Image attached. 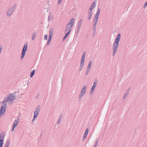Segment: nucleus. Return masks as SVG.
I'll list each match as a JSON object with an SVG mask.
<instances>
[{
  "label": "nucleus",
  "mask_w": 147,
  "mask_h": 147,
  "mask_svg": "<svg viewBox=\"0 0 147 147\" xmlns=\"http://www.w3.org/2000/svg\"><path fill=\"white\" fill-rule=\"evenodd\" d=\"M16 93L13 94H10L6 98L3 100L2 103V105L0 109V118L1 117L3 114H4L5 112L7 105V102H9L12 103L16 99V96L15 95Z\"/></svg>",
  "instance_id": "obj_1"
},
{
  "label": "nucleus",
  "mask_w": 147,
  "mask_h": 147,
  "mask_svg": "<svg viewBox=\"0 0 147 147\" xmlns=\"http://www.w3.org/2000/svg\"><path fill=\"white\" fill-rule=\"evenodd\" d=\"M121 34H118L114 42L112 48L113 56L115 54L116 52V51L117 49H118L119 45V42L121 38Z\"/></svg>",
  "instance_id": "obj_2"
},
{
  "label": "nucleus",
  "mask_w": 147,
  "mask_h": 147,
  "mask_svg": "<svg viewBox=\"0 0 147 147\" xmlns=\"http://www.w3.org/2000/svg\"><path fill=\"white\" fill-rule=\"evenodd\" d=\"M5 135L3 133H0V147H3Z\"/></svg>",
  "instance_id": "obj_3"
},
{
  "label": "nucleus",
  "mask_w": 147,
  "mask_h": 147,
  "mask_svg": "<svg viewBox=\"0 0 147 147\" xmlns=\"http://www.w3.org/2000/svg\"><path fill=\"white\" fill-rule=\"evenodd\" d=\"M40 106L39 105L37 106L35 111L34 112V116L37 117L38 115L40 110Z\"/></svg>",
  "instance_id": "obj_4"
},
{
  "label": "nucleus",
  "mask_w": 147,
  "mask_h": 147,
  "mask_svg": "<svg viewBox=\"0 0 147 147\" xmlns=\"http://www.w3.org/2000/svg\"><path fill=\"white\" fill-rule=\"evenodd\" d=\"M69 24H70V23H68L67 24V26L65 28V33H66L67 31L68 32L69 30H71V29L72 27L71 26H70Z\"/></svg>",
  "instance_id": "obj_5"
},
{
  "label": "nucleus",
  "mask_w": 147,
  "mask_h": 147,
  "mask_svg": "<svg viewBox=\"0 0 147 147\" xmlns=\"http://www.w3.org/2000/svg\"><path fill=\"white\" fill-rule=\"evenodd\" d=\"M53 32V28H50L49 29V37L52 38V34Z\"/></svg>",
  "instance_id": "obj_6"
},
{
  "label": "nucleus",
  "mask_w": 147,
  "mask_h": 147,
  "mask_svg": "<svg viewBox=\"0 0 147 147\" xmlns=\"http://www.w3.org/2000/svg\"><path fill=\"white\" fill-rule=\"evenodd\" d=\"M96 0H95L94 2L91 4V5L90 7L92 9H93L96 7Z\"/></svg>",
  "instance_id": "obj_7"
},
{
  "label": "nucleus",
  "mask_w": 147,
  "mask_h": 147,
  "mask_svg": "<svg viewBox=\"0 0 147 147\" xmlns=\"http://www.w3.org/2000/svg\"><path fill=\"white\" fill-rule=\"evenodd\" d=\"M13 12L11 10V8H9L7 12V16L9 17L11 16Z\"/></svg>",
  "instance_id": "obj_8"
},
{
  "label": "nucleus",
  "mask_w": 147,
  "mask_h": 147,
  "mask_svg": "<svg viewBox=\"0 0 147 147\" xmlns=\"http://www.w3.org/2000/svg\"><path fill=\"white\" fill-rule=\"evenodd\" d=\"M19 121V118H17L14 121V122L13 123V127H16V126L18 125V122Z\"/></svg>",
  "instance_id": "obj_9"
},
{
  "label": "nucleus",
  "mask_w": 147,
  "mask_h": 147,
  "mask_svg": "<svg viewBox=\"0 0 147 147\" xmlns=\"http://www.w3.org/2000/svg\"><path fill=\"white\" fill-rule=\"evenodd\" d=\"M28 47V44L27 42H26L24 45V46L23 47V49L22 50V51H26L27 50Z\"/></svg>",
  "instance_id": "obj_10"
},
{
  "label": "nucleus",
  "mask_w": 147,
  "mask_h": 147,
  "mask_svg": "<svg viewBox=\"0 0 147 147\" xmlns=\"http://www.w3.org/2000/svg\"><path fill=\"white\" fill-rule=\"evenodd\" d=\"M75 21V20L74 18H73L71 19L70 20L69 22V23H70V24H69V25L70 26H72V27H73L74 25V23Z\"/></svg>",
  "instance_id": "obj_11"
},
{
  "label": "nucleus",
  "mask_w": 147,
  "mask_h": 147,
  "mask_svg": "<svg viewBox=\"0 0 147 147\" xmlns=\"http://www.w3.org/2000/svg\"><path fill=\"white\" fill-rule=\"evenodd\" d=\"M85 93H83L81 92L80 94H79V96L78 98L79 99V100L80 101L81 100V99L83 97V96L85 94Z\"/></svg>",
  "instance_id": "obj_12"
},
{
  "label": "nucleus",
  "mask_w": 147,
  "mask_h": 147,
  "mask_svg": "<svg viewBox=\"0 0 147 147\" xmlns=\"http://www.w3.org/2000/svg\"><path fill=\"white\" fill-rule=\"evenodd\" d=\"M97 24L93 23V27L92 28V30L94 31V35L95 34V32L96 31V27Z\"/></svg>",
  "instance_id": "obj_13"
},
{
  "label": "nucleus",
  "mask_w": 147,
  "mask_h": 147,
  "mask_svg": "<svg viewBox=\"0 0 147 147\" xmlns=\"http://www.w3.org/2000/svg\"><path fill=\"white\" fill-rule=\"evenodd\" d=\"M86 90V86H84L82 88L81 92L84 93L85 94Z\"/></svg>",
  "instance_id": "obj_14"
},
{
  "label": "nucleus",
  "mask_w": 147,
  "mask_h": 147,
  "mask_svg": "<svg viewBox=\"0 0 147 147\" xmlns=\"http://www.w3.org/2000/svg\"><path fill=\"white\" fill-rule=\"evenodd\" d=\"M26 51H24L22 50V53L21 55V58L22 59L24 58L25 55Z\"/></svg>",
  "instance_id": "obj_15"
},
{
  "label": "nucleus",
  "mask_w": 147,
  "mask_h": 147,
  "mask_svg": "<svg viewBox=\"0 0 147 147\" xmlns=\"http://www.w3.org/2000/svg\"><path fill=\"white\" fill-rule=\"evenodd\" d=\"M36 36V33L35 32H34L33 33L32 36V40H34Z\"/></svg>",
  "instance_id": "obj_16"
},
{
  "label": "nucleus",
  "mask_w": 147,
  "mask_h": 147,
  "mask_svg": "<svg viewBox=\"0 0 147 147\" xmlns=\"http://www.w3.org/2000/svg\"><path fill=\"white\" fill-rule=\"evenodd\" d=\"M82 19L80 20L78 25V27L81 28L82 24Z\"/></svg>",
  "instance_id": "obj_17"
},
{
  "label": "nucleus",
  "mask_w": 147,
  "mask_h": 147,
  "mask_svg": "<svg viewBox=\"0 0 147 147\" xmlns=\"http://www.w3.org/2000/svg\"><path fill=\"white\" fill-rule=\"evenodd\" d=\"M16 5V4H14L13 5V7L12 8H11V10L13 12L15 10Z\"/></svg>",
  "instance_id": "obj_18"
},
{
  "label": "nucleus",
  "mask_w": 147,
  "mask_h": 147,
  "mask_svg": "<svg viewBox=\"0 0 147 147\" xmlns=\"http://www.w3.org/2000/svg\"><path fill=\"white\" fill-rule=\"evenodd\" d=\"M92 13H88V20H89L91 18L92 16Z\"/></svg>",
  "instance_id": "obj_19"
},
{
  "label": "nucleus",
  "mask_w": 147,
  "mask_h": 147,
  "mask_svg": "<svg viewBox=\"0 0 147 147\" xmlns=\"http://www.w3.org/2000/svg\"><path fill=\"white\" fill-rule=\"evenodd\" d=\"M85 58H84L82 57L81 59L80 63V64L82 65H84V61H85Z\"/></svg>",
  "instance_id": "obj_20"
},
{
  "label": "nucleus",
  "mask_w": 147,
  "mask_h": 147,
  "mask_svg": "<svg viewBox=\"0 0 147 147\" xmlns=\"http://www.w3.org/2000/svg\"><path fill=\"white\" fill-rule=\"evenodd\" d=\"M129 92H128V91L127 90L125 94H124L123 96V99H124L127 96V95L129 93Z\"/></svg>",
  "instance_id": "obj_21"
},
{
  "label": "nucleus",
  "mask_w": 147,
  "mask_h": 147,
  "mask_svg": "<svg viewBox=\"0 0 147 147\" xmlns=\"http://www.w3.org/2000/svg\"><path fill=\"white\" fill-rule=\"evenodd\" d=\"M35 72V70L34 69H33L30 73V77L32 78L34 76Z\"/></svg>",
  "instance_id": "obj_22"
},
{
  "label": "nucleus",
  "mask_w": 147,
  "mask_h": 147,
  "mask_svg": "<svg viewBox=\"0 0 147 147\" xmlns=\"http://www.w3.org/2000/svg\"><path fill=\"white\" fill-rule=\"evenodd\" d=\"M62 115H61L59 116V118L58 119V121L57 122V124H59L60 123V122L61 120L62 119Z\"/></svg>",
  "instance_id": "obj_23"
},
{
  "label": "nucleus",
  "mask_w": 147,
  "mask_h": 147,
  "mask_svg": "<svg viewBox=\"0 0 147 147\" xmlns=\"http://www.w3.org/2000/svg\"><path fill=\"white\" fill-rule=\"evenodd\" d=\"M53 17L52 15H49L48 18V20L49 21L52 20H53Z\"/></svg>",
  "instance_id": "obj_24"
},
{
  "label": "nucleus",
  "mask_w": 147,
  "mask_h": 147,
  "mask_svg": "<svg viewBox=\"0 0 147 147\" xmlns=\"http://www.w3.org/2000/svg\"><path fill=\"white\" fill-rule=\"evenodd\" d=\"M95 88L92 87L90 92V95H92V94Z\"/></svg>",
  "instance_id": "obj_25"
},
{
  "label": "nucleus",
  "mask_w": 147,
  "mask_h": 147,
  "mask_svg": "<svg viewBox=\"0 0 147 147\" xmlns=\"http://www.w3.org/2000/svg\"><path fill=\"white\" fill-rule=\"evenodd\" d=\"M97 80L96 79L95 80V81L94 82L93 85L92 87H93L95 88V87L96 86V84H97Z\"/></svg>",
  "instance_id": "obj_26"
},
{
  "label": "nucleus",
  "mask_w": 147,
  "mask_h": 147,
  "mask_svg": "<svg viewBox=\"0 0 147 147\" xmlns=\"http://www.w3.org/2000/svg\"><path fill=\"white\" fill-rule=\"evenodd\" d=\"M71 31V30H69V31H68V32L65 33V36L66 37H67L69 35V34Z\"/></svg>",
  "instance_id": "obj_27"
},
{
  "label": "nucleus",
  "mask_w": 147,
  "mask_h": 147,
  "mask_svg": "<svg viewBox=\"0 0 147 147\" xmlns=\"http://www.w3.org/2000/svg\"><path fill=\"white\" fill-rule=\"evenodd\" d=\"M51 38H50V37L49 38L48 41H47V45H49L50 42L51 40Z\"/></svg>",
  "instance_id": "obj_28"
},
{
  "label": "nucleus",
  "mask_w": 147,
  "mask_h": 147,
  "mask_svg": "<svg viewBox=\"0 0 147 147\" xmlns=\"http://www.w3.org/2000/svg\"><path fill=\"white\" fill-rule=\"evenodd\" d=\"M98 140H99V139H97L96 140L94 146H97V145L98 144Z\"/></svg>",
  "instance_id": "obj_29"
},
{
  "label": "nucleus",
  "mask_w": 147,
  "mask_h": 147,
  "mask_svg": "<svg viewBox=\"0 0 147 147\" xmlns=\"http://www.w3.org/2000/svg\"><path fill=\"white\" fill-rule=\"evenodd\" d=\"M10 140L9 139H8L7 140L6 144L8 145V146H9L10 143Z\"/></svg>",
  "instance_id": "obj_30"
},
{
  "label": "nucleus",
  "mask_w": 147,
  "mask_h": 147,
  "mask_svg": "<svg viewBox=\"0 0 147 147\" xmlns=\"http://www.w3.org/2000/svg\"><path fill=\"white\" fill-rule=\"evenodd\" d=\"M83 65L80 64L79 69L80 71H81L82 69Z\"/></svg>",
  "instance_id": "obj_31"
},
{
  "label": "nucleus",
  "mask_w": 147,
  "mask_h": 147,
  "mask_svg": "<svg viewBox=\"0 0 147 147\" xmlns=\"http://www.w3.org/2000/svg\"><path fill=\"white\" fill-rule=\"evenodd\" d=\"M93 9H92L90 7L89 9V10L88 11V13H92V10Z\"/></svg>",
  "instance_id": "obj_32"
},
{
  "label": "nucleus",
  "mask_w": 147,
  "mask_h": 147,
  "mask_svg": "<svg viewBox=\"0 0 147 147\" xmlns=\"http://www.w3.org/2000/svg\"><path fill=\"white\" fill-rule=\"evenodd\" d=\"M99 15V14H98V13H96L95 16L94 18H97L98 19Z\"/></svg>",
  "instance_id": "obj_33"
},
{
  "label": "nucleus",
  "mask_w": 147,
  "mask_h": 147,
  "mask_svg": "<svg viewBox=\"0 0 147 147\" xmlns=\"http://www.w3.org/2000/svg\"><path fill=\"white\" fill-rule=\"evenodd\" d=\"M86 54V52H85V51L83 53V55H82V57L85 58Z\"/></svg>",
  "instance_id": "obj_34"
},
{
  "label": "nucleus",
  "mask_w": 147,
  "mask_h": 147,
  "mask_svg": "<svg viewBox=\"0 0 147 147\" xmlns=\"http://www.w3.org/2000/svg\"><path fill=\"white\" fill-rule=\"evenodd\" d=\"M80 28H81L77 26V33H79V30H80Z\"/></svg>",
  "instance_id": "obj_35"
},
{
  "label": "nucleus",
  "mask_w": 147,
  "mask_h": 147,
  "mask_svg": "<svg viewBox=\"0 0 147 147\" xmlns=\"http://www.w3.org/2000/svg\"><path fill=\"white\" fill-rule=\"evenodd\" d=\"M88 131H89V129L88 128H87L85 131V132L84 134H87L88 135Z\"/></svg>",
  "instance_id": "obj_36"
},
{
  "label": "nucleus",
  "mask_w": 147,
  "mask_h": 147,
  "mask_svg": "<svg viewBox=\"0 0 147 147\" xmlns=\"http://www.w3.org/2000/svg\"><path fill=\"white\" fill-rule=\"evenodd\" d=\"M62 0H58V4L59 5L61 4L62 2Z\"/></svg>",
  "instance_id": "obj_37"
},
{
  "label": "nucleus",
  "mask_w": 147,
  "mask_h": 147,
  "mask_svg": "<svg viewBox=\"0 0 147 147\" xmlns=\"http://www.w3.org/2000/svg\"><path fill=\"white\" fill-rule=\"evenodd\" d=\"M44 39L45 40H47V35L45 34L44 36Z\"/></svg>",
  "instance_id": "obj_38"
},
{
  "label": "nucleus",
  "mask_w": 147,
  "mask_h": 147,
  "mask_svg": "<svg viewBox=\"0 0 147 147\" xmlns=\"http://www.w3.org/2000/svg\"><path fill=\"white\" fill-rule=\"evenodd\" d=\"M100 8H98L97 9L96 13H98V14H100Z\"/></svg>",
  "instance_id": "obj_39"
},
{
  "label": "nucleus",
  "mask_w": 147,
  "mask_h": 147,
  "mask_svg": "<svg viewBox=\"0 0 147 147\" xmlns=\"http://www.w3.org/2000/svg\"><path fill=\"white\" fill-rule=\"evenodd\" d=\"M36 117H35V116H33V118L32 120V122H33L35 120V119H36Z\"/></svg>",
  "instance_id": "obj_40"
},
{
  "label": "nucleus",
  "mask_w": 147,
  "mask_h": 147,
  "mask_svg": "<svg viewBox=\"0 0 147 147\" xmlns=\"http://www.w3.org/2000/svg\"><path fill=\"white\" fill-rule=\"evenodd\" d=\"M15 127H13V126L12 130H11L12 131H14V129L15 128Z\"/></svg>",
  "instance_id": "obj_41"
},
{
  "label": "nucleus",
  "mask_w": 147,
  "mask_h": 147,
  "mask_svg": "<svg viewBox=\"0 0 147 147\" xmlns=\"http://www.w3.org/2000/svg\"><path fill=\"white\" fill-rule=\"evenodd\" d=\"M92 64V62L91 61H90L89 62V63L88 64V65H91V66Z\"/></svg>",
  "instance_id": "obj_42"
},
{
  "label": "nucleus",
  "mask_w": 147,
  "mask_h": 147,
  "mask_svg": "<svg viewBox=\"0 0 147 147\" xmlns=\"http://www.w3.org/2000/svg\"><path fill=\"white\" fill-rule=\"evenodd\" d=\"M93 22H94V23H95V24H97V22H98V21H95L94 20H93Z\"/></svg>",
  "instance_id": "obj_43"
},
{
  "label": "nucleus",
  "mask_w": 147,
  "mask_h": 147,
  "mask_svg": "<svg viewBox=\"0 0 147 147\" xmlns=\"http://www.w3.org/2000/svg\"><path fill=\"white\" fill-rule=\"evenodd\" d=\"M86 138V137L83 136L82 138V140H84Z\"/></svg>",
  "instance_id": "obj_44"
},
{
  "label": "nucleus",
  "mask_w": 147,
  "mask_h": 147,
  "mask_svg": "<svg viewBox=\"0 0 147 147\" xmlns=\"http://www.w3.org/2000/svg\"><path fill=\"white\" fill-rule=\"evenodd\" d=\"M98 19L97 18H94V20L96 21H98Z\"/></svg>",
  "instance_id": "obj_45"
},
{
  "label": "nucleus",
  "mask_w": 147,
  "mask_h": 147,
  "mask_svg": "<svg viewBox=\"0 0 147 147\" xmlns=\"http://www.w3.org/2000/svg\"><path fill=\"white\" fill-rule=\"evenodd\" d=\"M90 69H89L88 68H87V69H86V71H88V72H89L90 71Z\"/></svg>",
  "instance_id": "obj_46"
},
{
  "label": "nucleus",
  "mask_w": 147,
  "mask_h": 147,
  "mask_svg": "<svg viewBox=\"0 0 147 147\" xmlns=\"http://www.w3.org/2000/svg\"><path fill=\"white\" fill-rule=\"evenodd\" d=\"M67 37H66L65 36L63 38V40L64 41V40H65Z\"/></svg>",
  "instance_id": "obj_47"
},
{
  "label": "nucleus",
  "mask_w": 147,
  "mask_h": 147,
  "mask_svg": "<svg viewBox=\"0 0 147 147\" xmlns=\"http://www.w3.org/2000/svg\"><path fill=\"white\" fill-rule=\"evenodd\" d=\"M91 67V65H88L87 68H88L89 69H89H90Z\"/></svg>",
  "instance_id": "obj_48"
},
{
  "label": "nucleus",
  "mask_w": 147,
  "mask_h": 147,
  "mask_svg": "<svg viewBox=\"0 0 147 147\" xmlns=\"http://www.w3.org/2000/svg\"><path fill=\"white\" fill-rule=\"evenodd\" d=\"M89 73V72H88V71H86V75H88V74Z\"/></svg>",
  "instance_id": "obj_49"
},
{
  "label": "nucleus",
  "mask_w": 147,
  "mask_h": 147,
  "mask_svg": "<svg viewBox=\"0 0 147 147\" xmlns=\"http://www.w3.org/2000/svg\"><path fill=\"white\" fill-rule=\"evenodd\" d=\"M87 134H84V136H85V137H86L87 136Z\"/></svg>",
  "instance_id": "obj_50"
},
{
  "label": "nucleus",
  "mask_w": 147,
  "mask_h": 147,
  "mask_svg": "<svg viewBox=\"0 0 147 147\" xmlns=\"http://www.w3.org/2000/svg\"><path fill=\"white\" fill-rule=\"evenodd\" d=\"M9 146H8V145L6 144H5V147H8Z\"/></svg>",
  "instance_id": "obj_51"
},
{
  "label": "nucleus",
  "mask_w": 147,
  "mask_h": 147,
  "mask_svg": "<svg viewBox=\"0 0 147 147\" xmlns=\"http://www.w3.org/2000/svg\"><path fill=\"white\" fill-rule=\"evenodd\" d=\"M39 94H38L36 96V98H38L39 96Z\"/></svg>",
  "instance_id": "obj_52"
},
{
  "label": "nucleus",
  "mask_w": 147,
  "mask_h": 147,
  "mask_svg": "<svg viewBox=\"0 0 147 147\" xmlns=\"http://www.w3.org/2000/svg\"><path fill=\"white\" fill-rule=\"evenodd\" d=\"M130 88H128L127 90V91H128V92H129V91H130Z\"/></svg>",
  "instance_id": "obj_53"
},
{
  "label": "nucleus",
  "mask_w": 147,
  "mask_h": 147,
  "mask_svg": "<svg viewBox=\"0 0 147 147\" xmlns=\"http://www.w3.org/2000/svg\"><path fill=\"white\" fill-rule=\"evenodd\" d=\"M96 147V146H94V147Z\"/></svg>",
  "instance_id": "obj_54"
}]
</instances>
